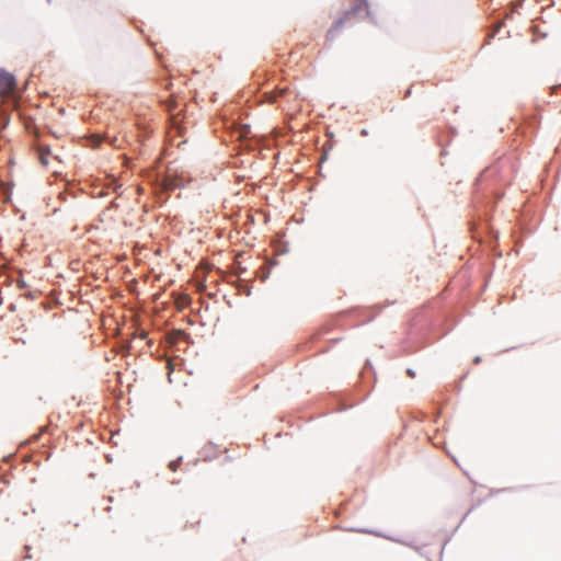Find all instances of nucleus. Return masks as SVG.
Listing matches in <instances>:
<instances>
[{
	"label": "nucleus",
	"instance_id": "obj_3",
	"mask_svg": "<svg viewBox=\"0 0 561 561\" xmlns=\"http://www.w3.org/2000/svg\"><path fill=\"white\" fill-rule=\"evenodd\" d=\"M50 150L48 148H38V159L42 165L47 167L49 164Z\"/></svg>",
	"mask_w": 561,
	"mask_h": 561
},
{
	"label": "nucleus",
	"instance_id": "obj_2",
	"mask_svg": "<svg viewBox=\"0 0 561 561\" xmlns=\"http://www.w3.org/2000/svg\"><path fill=\"white\" fill-rule=\"evenodd\" d=\"M290 93V90L288 87L283 88H276L274 91L270 93H265L266 101L271 104L276 103L280 98H285L287 94Z\"/></svg>",
	"mask_w": 561,
	"mask_h": 561
},
{
	"label": "nucleus",
	"instance_id": "obj_4",
	"mask_svg": "<svg viewBox=\"0 0 561 561\" xmlns=\"http://www.w3.org/2000/svg\"><path fill=\"white\" fill-rule=\"evenodd\" d=\"M181 460H182V458H179V459H176V460H172V461L169 463V469H170L171 471H176V470H178V468H179V466H180V463H181Z\"/></svg>",
	"mask_w": 561,
	"mask_h": 561
},
{
	"label": "nucleus",
	"instance_id": "obj_1",
	"mask_svg": "<svg viewBox=\"0 0 561 561\" xmlns=\"http://www.w3.org/2000/svg\"><path fill=\"white\" fill-rule=\"evenodd\" d=\"M15 89V79L14 77L0 69V96H5L11 94Z\"/></svg>",
	"mask_w": 561,
	"mask_h": 561
}]
</instances>
